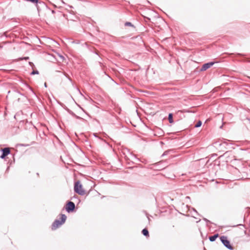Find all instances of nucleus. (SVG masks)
Returning <instances> with one entry per match:
<instances>
[{
  "label": "nucleus",
  "mask_w": 250,
  "mask_h": 250,
  "mask_svg": "<svg viewBox=\"0 0 250 250\" xmlns=\"http://www.w3.org/2000/svg\"><path fill=\"white\" fill-rule=\"evenodd\" d=\"M237 56H245V55L242 54H240V53H238V54H237Z\"/></svg>",
  "instance_id": "17"
},
{
  "label": "nucleus",
  "mask_w": 250,
  "mask_h": 250,
  "mask_svg": "<svg viewBox=\"0 0 250 250\" xmlns=\"http://www.w3.org/2000/svg\"><path fill=\"white\" fill-rule=\"evenodd\" d=\"M231 152H230V151H227L224 154L226 156H227L230 153H231Z\"/></svg>",
  "instance_id": "15"
},
{
  "label": "nucleus",
  "mask_w": 250,
  "mask_h": 250,
  "mask_svg": "<svg viewBox=\"0 0 250 250\" xmlns=\"http://www.w3.org/2000/svg\"><path fill=\"white\" fill-rule=\"evenodd\" d=\"M214 64L213 62H209L204 64L200 69L201 71H204L209 68Z\"/></svg>",
  "instance_id": "5"
},
{
  "label": "nucleus",
  "mask_w": 250,
  "mask_h": 250,
  "mask_svg": "<svg viewBox=\"0 0 250 250\" xmlns=\"http://www.w3.org/2000/svg\"><path fill=\"white\" fill-rule=\"evenodd\" d=\"M75 208V204L71 201H68L66 205L65 209L67 212L70 213L73 212Z\"/></svg>",
  "instance_id": "4"
},
{
  "label": "nucleus",
  "mask_w": 250,
  "mask_h": 250,
  "mask_svg": "<svg viewBox=\"0 0 250 250\" xmlns=\"http://www.w3.org/2000/svg\"><path fill=\"white\" fill-rule=\"evenodd\" d=\"M21 146H28V145H25V144H21Z\"/></svg>",
  "instance_id": "18"
},
{
  "label": "nucleus",
  "mask_w": 250,
  "mask_h": 250,
  "mask_svg": "<svg viewBox=\"0 0 250 250\" xmlns=\"http://www.w3.org/2000/svg\"><path fill=\"white\" fill-rule=\"evenodd\" d=\"M10 153V149L8 147H5L2 149V154L0 156L1 159H4L5 157L9 154Z\"/></svg>",
  "instance_id": "6"
},
{
  "label": "nucleus",
  "mask_w": 250,
  "mask_h": 250,
  "mask_svg": "<svg viewBox=\"0 0 250 250\" xmlns=\"http://www.w3.org/2000/svg\"><path fill=\"white\" fill-rule=\"evenodd\" d=\"M168 119L170 123L172 124L174 122L173 120V114L172 113H169L168 114Z\"/></svg>",
  "instance_id": "9"
},
{
  "label": "nucleus",
  "mask_w": 250,
  "mask_h": 250,
  "mask_svg": "<svg viewBox=\"0 0 250 250\" xmlns=\"http://www.w3.org/2000/svg\"><path fill=\"white\" fill-rule=\"evenodd\" d=\"M44 86H45V87H46V83H44Z\"/></svg>",
  "instance_id": "21"
},
{
  "label": "nucleus",
  "mask_w": 250,
  "mask_h": 250,
  "mask_svg": "<svg viewBox=\"0 0 250 250\" xmlns=\"http://www.w3.org/2000/svg\"><path fill=\"white\" fill-rule=\"evenodd\" d=\"M221 242L223 245L230 250H233L232 246L230 244L229 241L228 240L227 237L225 236H222L220 238Z\"/></svg>",
  "instance_id": "3"
},
{
  "label": "nucleus",
  "mask_w": 250,
  "mask_h": 250,
  "mask_svg": "<svg viewBox=\"0 0 250 250\" xmlns=\"http://www.w3.org/2000/svg\"><path fill=\"white\" fill-rule=\"evenodd\" d=\"M193 211H194L195 212H196L197 213V211L196 210V209H195L193 208Z\"/></svg>",
  "instance_id": "20"
},
{
  "label": "nucleus",
  "mask_w": 250,
  "mask_h": 250,
  "mask_svg": "<svg viewBox=\"0 0 250 250\" xmlns=\"http://www.w3.org/2000/svg\"><path fill=\"white\" fill-rule=\"evenodd\" d=\"M142 233L143 234V235L144 236H145L146 237H148L149 236V232H148V230L146 228L142 230Z\"/></svg>",
  "instance_id": "8"
},
{
  "label": "nucleus",
  "mask_w": 250,
  "mask_h": 250,
  "mask_svg": "<svg viewBox=\"0 0 250 250\" xmlns=\"http://www.w3.org/2000/svg\"><path fill=\"white\" fill-rule=\"evenodd\" d=\"M219 236V234L218 233L215 234L212 236H210L209 237V240L211 242L214 241Z\"/></svg>",
  "instance_id": "7"
},
{
  "label": "nucleus",
  "mask_w": 250,
  "mask_h": 250,
  "mask_svg": "<svg viewBox=\"0 0 250 250\" xmlns=\"http://www.w3.org/2000/svg\"><path fill=\"white\" fill-rule=\"evenodd\" d=\"M29 59V57H25V60H27V59Z\"/></svg>",
  "instance_id": "19"
},
{
  "label": "nucleus",
  "mask_w": 250,
  "mask_h": 250,
  "mask_svg": "<svg viewBox=\"0 0 250 250\" xmlns=\"http://www.w3.org/2000/svg\"><path fill=\"white\" fill-rule=\"evenodd\" d=\"M169 152V150H167V151H165L164 153L162 154V156H165V155H167L168 154Z\"/></svg>",
  "instance_id": "13"
},
{
  "label": "nucleus",
  "mask_w": 250,
  "mask_h": 250,
  "mask_svg": "<svg viewBox=\"0 0 250 250\" xmlns=\"http://www.w3.org/2000/svg\"><path fill=\"white\" fill-rule=\"evenodd\" d=\"M202 122L201 121H199L197 124L195 125V127H200L202 125Z\"/></svg>",
  "instance_id": "10"
},
{
  "label": "nucleus",
  "mask_w": 250,
  "mask_h": 250,
  "mask_svg": "<svg viewBox=\"0 0 250 250\" xmlns=\"http://www.w3.org/2000/svg\"><path fill=\"white\" fill-rule=\"evenodd\" d=\"M203 219H204V220H205L206 222H207V223H208H208H210V221H209L207 219H206V218H203Z\"/></svg>",
  "instance_id": "16"
},
{
  "label": "nucleus",
  "mask_w": 250,
  "mask_h": 250,
  "mask_svg": "<svg viewBox=\"0 0 250 250\" xmlns=\"http://www.w3.org/2000/svg\"><path fill=\"white\" fill-rule=\"evenodd\" d=\"M125 26H131V27H134V25L132 24L131 22H126L125 23Z\"/></svg>",
  "instance_id": "11"
},
{
  "label": "nucleus",
  "mask_w": 250,
  "mask_h": 250,
  "mask_svg": "<svg viewBox=\"0 0 250 250\" xmlns=\"http://www.w3.org/2000/svg\"><path fill=\"white\" fill-rule=\"evenodd\" d=\"M74 191L81 195H84L85 194V191L82 189V185L79 181L75 183Z\"/></svg>",
  "instance_id": "2"
},
{
  "label": "nucleus",
  "mask_w": 250,
  "mask_h": 250,
  "mask_svg": "<svg viewBox=\"0 0 250 250\" xmlns=\"http://www.w3.org/2000/svg\"><path fill=\"white\" fill-rule=\"evenodd\" d=\"M39 74V71L38 70H33L31 73V75L38 74Z\"/></svg>",
  "instance_id": "12"
},
{
  "label": "nucleus",
  "mask_w": 250,
  "mask_h": 250,
  "mask_svg": "<svg viewBox=\"0 0 250 250\" xmlns=\"http://www.w3.org/2000/svg\"><path fill=\"white\" fill-rule=\"evenodd\" d=\"M64 75L67 77L68 78V79L70 80V81H71V78H70V77L66 73H64Z\"/></svg>",
  "instance_id": "14"
},
{
  "label": "nucleus",
  "mask_w": 250,
  "mask_h": 250,
  "mask_svg": "<svg viewBox=\"0 0 250 250\" xmlns=\"http://www.w3.org/2000/svg\"><path fill=\"white\" fill-rule=\"evenodd\" d=\"M66 219V216L65 214H62L60 219H56L52 225V229H55L63 224H64Z\"/></svg>",
  "instance_id": "1"
}]
</instances>
